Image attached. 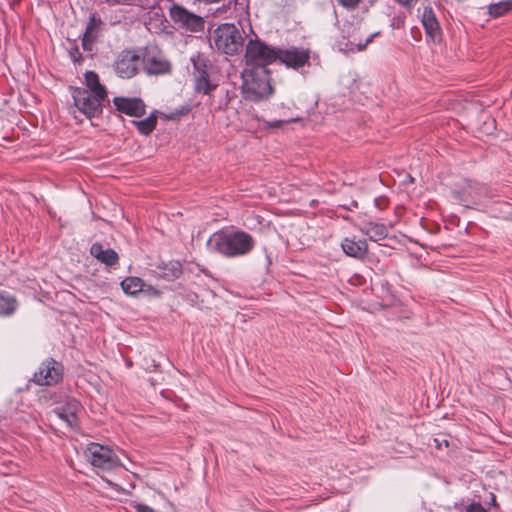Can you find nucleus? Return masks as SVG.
<instances>
[{
    "instance_id": "obj_1",
    "label": "nucleus",
    "mask_w": 512,
    "mask_h": 512,
    "mask_svg": "<svg viewBox=\"0 0 512 512\" xmlns=\"http://www.w3.org/2000/svg\"><path fill=\"white\" fill-rule=\"evenodd\" d=\"M254 245L253 237L241 230L229 233H214L207 241V246L211 251L218 252L226 257L246 255L253 249Z\"/></svg>"
},
{
    "instance_id": "obj_2",
    "label": "nucleus",
    "mask_w": 512,
    "mask_h": 512,
    "mask_svg": "<svg viewBox=\"0 0 512 512\" xmlns=\"http://www.w3.org/2000/svg\"><path fill=\"white\" fill-rule=\"evenodd\" d=\"M244 97L251 101H260L272 94L269 71L261 67L245 68L241 73Z\"/></svg>"
},
{
    "instance_id": "obj_3",
    "label": "nucleus",
    "mask_w": 512,
    "mask_h": 512,
    "mask_svg": "<svg viewBox=\"0 0 512 512\" xmlns=\"http://www.w3.org/2000/svg\"><path fill=\"white\" fill-rule=\"evenodd\" d=\"M214 47L226 54L235 55L243 46V36L239 29L230 23L219 25L212 34Z\"/></svg>"
},
{
    "instance_id": "obj_4",
    "label": "nucleus",
    "mask_w": 512,
    "mask_h": 512,
    "mask_svg": "<svg viewBox=\"0 0 512 512\" xmlns=\"http://www.w3.org/2000/svg\"><path fill=\"white\" fill-rule=\"evenodd\" d=\"M277 60V49H274L258 39H251L246 45L245 68L267 66Z\"/></svg>"
},
{
    "instance_id": "obj_5",
    "label": "nucleus",
    "mask_w": 512,
    "mask_h": 512,
    "mask_svg": "<svg viewBox=\"0 0 512 512\" xmlns=\"http://www.w3.org/2000/svg\"><path fill=\"white\" fill-rule=\"evenodd\" d=\"M84 454L94 467L103 470H111L122 465L118 456L109 447L98 443L88 444Z\"/></svg>"
},
{
    "instance_id": "obj_6",
    "label": "nucleus",
    "mask_w": 512,
    "mask_h": 512,
    "mask_svg": "<svg viewBox=\"0 0 512 512\" xmlns=\"http://www.w3.org/2000/svg\"><path fill=\"white\" fill-rule=\"evenodd\" d=\"M72 97L76 108L88 118L99 115L102 112L103 102L106 100L100 94L94 95L82 88H74Z\"/></svg>"
},
{
    "instance_id": "obj_7",
    "label": "nucleus",
    "mask_w": 512,
    "mask_h": 512,
    "mask_svg": "<svg viewBox=\"0 0 512 512\" xmlns=\"http://www.w3.org/2000/svg\"><path fill=\"white\" fill-rule=\"evenodd\" d=\"M141 65V58L137 53L124 50L117 55L113 68L120 78L130 79L138 73Z\"/></svg>"
},
{
    "instance_id": "obj_8",
    "label": "nucleus",
    "mask_w": 512,
    "mask_h": 512,
    "mask_svg": "<svg viewBox=\"0 0 512 512\" xmlns=\"http://www.w3.org/2000/svg\"><path fill=\"white\" fill-rule=\"evenodd\" d=\"M170 17L178 27L190 32H199L204 28L203 18L181 5L175 4L170 8Z\"/></svg>"
},
{
    "instance_id": "obj_9",
    "label": "nucleus",
    "mask_w": 512,
    "mask_h": 512,
    "mask_svg": "<svg viewBox=\"0 0 512 512\" xmlns=\"http://www.w3.org/2000/svg\"><path fill=\"white\" fill-rule=\"evenodd\" d=\"M277 59L292 69H299L309 63L310 50L299 47L277 49Z\"/></svg>"
},
{
    "instance_id": "obj_10",
    "label": "nucleus",
    "mask_w": 512,
    "mask_h": 512,
    "mask_svg": "<svg viewBox=\"0 0 512 512\" xmlns=\"http://www.w3.org/2000/svg\"><path fill=\"white\" fill-rule=\"evenodd\" d=\"M145 71L149 75H160L170 72L171 64L164 55L156 49H147L143 59H141Z\"/></svg>"
},
{
    "instance_id": "obj_11",
    "label": "nucleus",
    "mask_w": 512,
    "mask_h": 512,
    "mask_svg": "<svg viewBox=\"0 0 512 512\" xmlns=\"http://www.w3.org/2000/svg\"><path fill=\"white\" fill-rule=\"evenodd\" d=\"M62 377V365L53 359L42 363L34 373L33 381L38 385H54Z\"/></svg>"
},
{
    "instance_id": "obj_12",
    "label": "nucleus",
    "mask_w": 512,
    "mask_h": 512,
    "mask_svg": "<svg viewBox=\"0 0 512 512\" xmlns=\"http://www.w3.org/2000/svg\"><path fill=\"white\" fill-rule=\"evenodd\" d=\"M484 194H487V189L474 182H468L461 191L453 192L454 198L466 206L468 203L479 204Z\"/></svg>"
},
{
    "instance_id": "obj_13",
    "label": "nucleus",
    "mask_w": 512,
    "mask_h": 512,
    "mask_svg": "<svg viewBox=\"0 0 512 512\" xmlns=\"http://www.w3.org/2000/svg\"><path fill=\"white\" fill-rule=\"evenodd\" d=\"M116 109L131 117H141L145 114V104L140 98L115 97Z\"/></svg>"
},
{
    "instance_id": "obj_14",
    "label": "nucleus",
    "mask_w": 512,
    "mask_h": 512,
    "mask_svg": "<svg viewBox=\"0 0 512 512\" xmlns=\"http://www.w3.org/2000/svg\"><path fill=\"white\" fill-rule=\"evenodd\" d=\"M421 22L427 37H429L433 42L439 41L441 38V27L432 7H424Z\"/></svg>"
},
{
    "instance_id": "obj_15",
    "label": "nucleus",
    "mask_w": 512,
    "mask_h": 512,
    "mask_svg": "<svg viewBox=\"0 0 512 512\" xmlns=\"http://www.w3.org/2000/svg\"><path fill=\"white\" fill-rule=\"evenodd\" d=\"M343 252L350 257L362 260L368 253V244L364 239H356L355 237H346L341 243Z\"/></svg>"
},
{
    "instance_id": "obj_16",
    "label": "nucleus",
    "mask_w": 512,
    "mask_h": 512,
    "mask_svg": "<svg viewBox=\"0 0 512 512\" xmlns=\"http://www.w3.org/2000/svg\"><path fill=\"white\" fill-rule=\"evenodd\" d=\"M359 230L374 242L383 240L388 235V228L382 223L366 222L359 226Z\"/></svg>"
},
{
    "instance_id": "obj_17",
    "label": "nucleus",
    "mask_w": 512,
    "mask_h": 512,
    "mask_svg": "<svg viewBox=\"0 0 512 512\" xmlns=\"http://www.w3.org/2000/svg\"><path fill=\"white\" fill-rule=\"evenodd\" d=\"M90 253L107 266H113L119 260L118 254L113 249H105L100 243H94L90 248Z\"/></svg>"
},
{
    "instance_id": "obj_18",
    "label": "nucleus",
    "mask_w": 512,
    "mask_h": 512,
    "mask_svg": "<svg viewBox=\"0 0 512 512\" xmlns=\"http://www.w3.org/2000/svg\"><path fill=\"white\" fill-rule=\"evenodd\" d=\"M79 405L77 402L68 403L54 410L55 415L64 421L68 427L73 428L77 425V411Z\"/></svg>"
},
{
    "instance_id": "obj_19",
    "label": "nucleus",
    "mask_w": 512,
    "mask_h": 512,
    "mask_svg": "<svg viewBox=\"0 0 512 512\" xmlns=\"http://www.w3.org/2000/svg\"><path fill=\"white\" fill-rule=\"evenodd\" d=\"M85 77V88L82 90L89 91L94 95L100 94L101 97L107 98V91L100 83L98 75L93 71H87Z\"/></svg>"
},
{
    "instance_id": "obj_20",
    "label": "nucleus",
    "mask_w": 512,
    "mask_h": 512,
    "mask_svg": "<svg viewBox=\"0 0 512 512\" xmlns=\"http://www.w3.org/2000/svg\"><path fill=\"white\" fill-rule=\"evenodd\" d=\"M121 287L127 295H136L144 290L146 284L139 277H127L121 282Z\"/></svg>"
},
{
    "instance_id": "obj_21",
    "label": "nucleus",
    "mask_w": 512,
    "mask_h": 512,
    "mask_svg": "<svg viewBox=\"0 0 512 512\" xmlns=\"http://www.w3.org/2000/svg\"><path fill=\"white\" fill-rule=\"evenodd\" d=\"M17 307L16 299L5 292H0V315H11Z\"/></svg>"
},
{
    "instance_id": "obj_22",
    "label": "nucleus",
    "mask_w": 512,
    "mask_h": 512,
    "mask_svg": "<svg viewBox=\"0 0 512 512\" xmlns=\"http://www.w3.org/2000/svg\"><path fill=\"white\" fill-rule=\"evenodd\" d=\"M133 123L137 126L141 134L149 135L155 129L157 117L154 114H151L146 119L133 121Z\"/></svg>"
},
{
    "instance_id": "obj_23",
    "label": "nucleus",
    "mask_w": 512,
    "mask_h": 512,
    "mask_svg": "<svg viewBox=\"0 0 512 512\" xmlns=\"http://www.w3.org/2000/svg\"><path fill=\"white\" fill-rule=\"evenodd\" d=\"M511 10L512 0H504L495 4H491L488 8L489 14L493 17H500Z\"/></svg>"
},
{
    "instance_id": "obj_24",
    "label": "nucleus",
    "mask_w": 512,
    "mask_h": 512,
    "mask_svg": "<svg viewBox=\"0 0 512 512\" xmlns=\"http://www.w3.org/2000/svg\"><path fill=\"white\" fill-rule=\"evenodd\" d=\"M195 88L198 92L204 94H209L215 88V86L209 82L206 71H203V74L197 77Z\"/></svg>"
},
{
    "instance_id": "obj_25",
    "label": "nucleus",
    "mask_w": 512,
    "mask_h": 512,
    "mask_svg": "<svg viewBox=\"0 0 512 512\" xmlns=\"http://www.w3.org/2000/svg\"><path fill=\"white\" fill-rule=\"evenodd\" d=\"M100 23L101 21L99 19H96L95 16H92L84 34L88 37L96 38Z\"/></svg>"
},
{
    "instance_id": "obj_26",
    "label": "nucleus",
    "mask_w": 512,
    "mask_h": 512,
    "mask_svg": "<svg viewBox=\"0 0 512 512\" xmlns=\"http://www.w3.org/2000/svg\"><path fill=\"white\" fill-rule=\"evenodd\" d=\"M191 61L194 65V68L199 72V75L203 74V71H206V59L201 54H196L191 57Z\"/></svg>"
},
{
    "instance_id": "obj_27",
    "label": "nucleus",
    "mask_w": 512,
    "mask_h": 512,
    "mask_svg": "<svg viewBox=\"0 0 512 512\" xmlns=\"http://www.w3.org/2000/svg\"><path fill=\"white\" fill-rule=\"evenodd\" d=\"M169 272H164L166 278H177L181 274V265L179 262H171L168 265Z\"/></svg>"
},
{
    "instance_id": "obj_28",
    "label": "nucleus",
    "mask_w": 512,
    "mask_h": 512,
    "mask_svg": "<svg viewBox=\"0 0 512 512\" xmlns=\"http://www.w3.org/2000/svg\"><path fill=\"white\" fill-rule=\"evenodd\" d=\"M338 3L347 10H354L358 7L361 0H337Z\"/></svg>"
},
{
    "instance_id": "obj_29",
    "label": "nucleus",
    "mask_w": 512,
    "mask_h": 512,
    "mask_svg": "<svg viewBox=\"0 0 512 512\" xmlns=\"http://www.w3.org/2000/svg\"><path fill=\"white\" fill-rule=\"evenodd\" d=\"M293 121H296V119H291V120L265 121V122H264V125H265V127H268V128H279V127H281L283 124L290 123V122H293Z\"/></svg>"
},
{
    "instance_id": "obj_30",
    "label": "nucleus",
    "mask_w": 512,
    "mask_h": 512,
    "mask_svg": "<svg viewBox=\"0 0 512 512\" xmlns=\"http://www.w3.org/2000/svg\"><path fill=\"white\" fill-rule=\"evenodd\" d=\"M94 40H95V38L88 37L87 35L84 34V37H83V40H82L83 48L85 50L90 51L92 49V45H93Z\"/></svg>"
},
{
    "instance_id": "obj_31",
    "label": "nucleus",
    "mask_w": 512,
    "mask_h": 512,
    "mask_svg": "<svg viewBox=\"0 0 512 512\" xmlns=\"http://www.w3.org/2000/svg\"><path fill=\"white\" fill-rule=\"evenodd\" d=\"M466 512H486V510L479 503H472L466 508Z\"/></svg>"
},
{
    "instance_id": "obj_32",
    "label": "nucleus",
    "mask_w": 512,
    "mask_h": 512,
    "mask_svg": "<svg viewBox=\"0 0 512 512\" xmlns=\"http://www.w3.org/2000/svg\"><path fill=\"white\" fill-rule=\"evenodd\" d=\"M142 292L146 293L149 296H159L160 295V292L156 288H154L151 285H147V284H146V287H144V290Z\"/></svg>"
},
{
    "instance_id": "obj_33",
    "label": "nucleus",
    "mask_w": 512,
    "mask_h": 512,
    "mask_svg": "<svg viewBox=\"0 0 512 512\" xmlns=\"http://www.w3.org/2000/svg\"><path fill=\"white\" fill-rule=\"evenodd\" d=\"M377 35H378V33H374V34L370 35V36L367 38V40L365 41V43H364V44H358V50H359V51H362L363 49H365V48H366V46H367L370 42H372L373 38H374L375 36H377Z\"/></svg>"
},
{
    "instance_id": "obj_34",
    "label": "nucleus",
    "mask_w": 512,
    "mask_h": 512,
    "mask_svg": "<svg viewBox=\"0 0 512 512\" xmlns=\"http://www.w3.org/2000/svg\"><path fill=\"white\" fill-rule=\"evenodd\" d=\"M395 1L404 7H411L416 3L417 0H395Z\"/></svg>"
},
{
    "instance_id": "obj_35",
    "label": "nucleus",
    "mask_w": 512,
    "mask_h": 512,
    "mask_svg": "<svg viewBox=\"0 0 512 512\" xmlns=\"http://www.w3.org/2000/svg\"><path fill=\"white\" fill-rule=\"evenodd\" d=\"M136 511L137 512H155L153 509H151L150 507H148L146 505H138L136 507Z\"/></svg>"
}]
</instances>
